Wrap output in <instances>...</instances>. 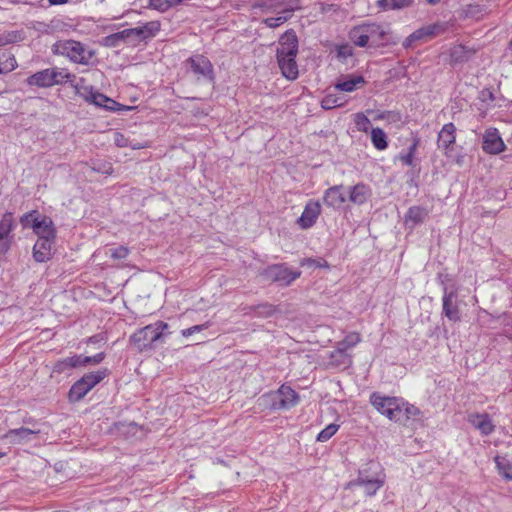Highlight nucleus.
<instances>
[{
	"mask_svg": "<svg viewBox=\"0 0 512 512\" xmlns=\"http://www.w3.org/2000/svg\"><path fill=\"white\" fill-rule=\"evenodd\" d=\"M297 52L298 39L295 32H285L279 41L277 60L282 75L288 80H295L299 74L296 63Z\"/></svg>",
	"mask_w": 512,
	"mask_h": 512,
	"instance_id": "obj_1",
	"label": "nucleus"
},
{
	"mask_svg": "<svg viewBox=\"0 0 512 512\" xmlns=\"http://www.w3.org/2000/svg\"><path fill=\"white\" fill-rule=\"evenodd\" d=\"M389 31L378 23H363L349 31L350 40L358 47H383L388 44Z\"/></svg>",
	"mask_w": 512,
	"mask_h": 512,
	"instance_id": "obj_2",
	"label": "nucleus"
},
{
	"mask_svg": "<svg viewBox=\"0 0 512 512\" xmlns=\"http://www.w3.org/2000/svg\"><path fill=\"white\" fill-rule=\"evenodd\" d=\"M167 328L168 324L166 322L156 321L135 331L130 336L129 342L138 352L149 350L162 337Z\"/></svg>",
	"mask_w": 512,
	"mask_h": 512,
	"instance_id": "obj_3",
	"label": "nucleus"
},
{
	"mask_svg": "<svg viewBox=\"0 0 512 512\" xmlns=\"http://www.w3.org/2000/svg\"><path fill=\"white\" fill-rule=\"evenodd\" d=\"M109 374L107 368L89 372L77 380L70 388L68 399L70 402L82 400L96 385L103 381Z\"/></svg>",
	"mask_w": 512,
	"mask_h": 512,
	"instance_id": "obj_4",
	"label": "nucleus"
},
{
	"mask_svg": "<svg viewBox=\"0 0 512 512\" xmlns=\"http://www.w3.org/2000/svg\"><path fill=\"white\" fill-rule=\"evenodd\" d=\"M52 50L54 54L67 57L70 61L78 64H88L93 53L81 42L75 40H59Z\"/></svg>",
	"mask_w": 512,
	"mask_h": 512,
	"instance_id": "obj_5",
	"label": "nucleus"
},
{
	"mask_svg": "<svg viewBox=\"0 0 512 512\" xmlns=\"http://www.w3.org/2000/svg\"><path fill=\"white\" fill-rule=\"evenodd\" d=\"M20 222L24 228H32L38 238H56V229L52 219L50 217L40 215L36 210L30 211L21 216Z\"/></svg>",
	"mask_w": 512,
	"mask_h": 512,
	"instance_id": "obj_6",
	"label": "nucleus"
},
{
	"mask_svg": "<svg viewBox=\"0 0 512 512\" xmlns=\"http://www.w3.org/2000/svg\"><path fill=\"white\" fill-rule=\"evenodd\" d=\"M385 483V473L382 468L374 472L372 475L367 474V470H361L356 480L351 481L348 485L360 486L364 488V492L367 496H374L377 491Z\"/></svg>",
	"mask_w": 512,
	"mask_h": 512,
	"instance_id": "obj_7",
	"label": "nucleus"
},
{
	"mask_svg": "<svg viewBox=\"0 0 512 512\" xmlns=\"http://www.w3.org/2000/svg\"><path fill=\"white\" fill-rule=\"evenodd\" d=\"M161 23L158 20L149 21L134 28L124 29L114 36L118 39L147 40L156 36L160 31Z\"/></svg>",
	"mask_w": 512,
	"mask_h": 512,
	"instance_id": "obj_8",
	"label": "nucleus"
},
{
	"mask_svg": "<svg viewBox=\"0 0 512 512\" xmlns=\"http://www.w3.org/2000/svg\"><path fill=\"white\" fill-rule=\"evenodd\" d=\"M262 276L271 282H278L288 286L301 276V272L292 270L285 264H275L264 269Z\"/></svg>",
	"mask_w": 512,
	"mask_h": 512,
	"instance_id": "obj_9",
	"label": "nucleus"
},
{
	"mask_svg": "<svg viewBox=\"0 0 512 512\" xmlns=\"http://www.w3.org/2000/svg\"><path fill=\"white\" fill-rule=\"evenodd\" d=\"M362 341V336L359 332H349L345 337L337 343L335 350L330 353V358L341 357V360L337 361L338 364H352V358L347 351L356 347Z\"/></svg>",
	"mask_w": 512,
	"mask_h": 512,
	"instance_id": "obj_10",
	"label": "nucleus"
},
{
	"mask_svg": "<svg viewBox=\"0 0 512 512\" xmlns=\"http://www.w3.org/2000/svg\"><path fill=\"white\" fill-rule=\"evenodd\" d=\"M186 66L197 80L213 81L214 71L210 60L203 55H195L185 61Z\"/></svg>",
	"mask_w": 512,
	"mask_h": 512,
	"instance_id": "obj_11",
	"label": "nucleus"
},
{
	"mask_svg": "<svg viewBox=\"0 0 512 512\" xmlns=\"http://www.w3.org/2000/svg\"><path fill=\"white\" fill-rule=\"evenodd\" d=\"M445 31V26L441 23H434L424 27H421L410 34L403 42L405 48L412 47L416 41L426 42L433 39L437 35Z\"/></svg>",
	"mask_w": 512,
	"mask_h": 512,
	"instance_id": "obj_12",
	"label": "nucleus"
},
{
	"mask_svg": "<svg viewBox=\"0 0 512 512\" xmlns=\"http://www.w3.org/2000/svg\"><path fill=\"white\" fill-rule=\"evenodd\" d=\"M482 149L485 153L497 155L506 149V145L501 138L497 128L490 127L483 134Z\"/></svg>",
	"mask_w": 512,
	"mask_h": 512,
	"instance_id": "obj_13",
	"label": "nucleus"
},
{
	"mask_svg": "<svg viewBox=\"0 0 512 512\" xmlns=\"http://www.w3.org/2000/svg\"><path fill=\"white\" fill-rule=\"evenodd\" d=\"M321 204L317 200H309L301 216L297 220V224L301 229H309L315 225L320 214H321Z\"/></svg>",
	"mask_w": 512,
	"mask_h": 512,
	"instance_id": "obj_14",
	"label": "nucleus"
},
{
	"mask_svg": "<svg viewBox=\"0 0 512 512\" xmlns=\"http://www.w3.org/2000/svg\"><path fill=\"white\" fill-rule=\"evenodd\" d=\"M456 126L450 122L443 125L438 133V148L442 149L446 156H449L454 150L456 143Z\"/></svg>",
	"mask_w": 512,
	"mask_h": 512,
	"instance_id": "obj_15",
	"label": "nucleus"
},
{
	"mask_svg": "<svg viewBox=\"0 0 512 512\" xmlns=\"http://www.w3.org/2000/svg\"><path fill=\"white\" fill-rule=\"evenodd\" d=\"M397 400L398 397L383 396L379 393H373L370 396V403L379 413L386 416L388 419L390 415H393V410L398 407L396 405Z\"/></svg>",
	"mask_w": 512,
	"mask_h": 512,
	"instance_id": "obj_16",
	"label": "nucleus"
},
{
	"mask_svg": "<svg viewBox=\"0 0 512 512\" xmlns=\"http://www.w3.org/2000/svg\"><path fill=\"white\" fill-rule=\"evenodd\" d=\"M467 421L483 436H488L495 430V425L487 413H471L468 415Z\"/></svg>",
	"mask_w": 512,
	"mask_h": 512,
	"instance_id": "obj_17",
	"label": "nucleus"
},
{
	"mask_svg": "<svg viewBox=\"0 0 512 512\" xmlns=\"http://www.w3.org/2000/svg\"><path fill=\"white\" fill-rule=\"evenodd\" d=\"M38 433H40V430L20 427L17 429H10L1 437V439L7 440L8 443L12 445H21L31 441Z\"/></svg>",
	"mask_w": 512,
	"mask_h": 512,
	"instance_id": "obj_18",
	"label": "nucleus"
},
{
	"mask_svg": "<svg viewBox=\"0 0 512 512\" xmlns=\"http://www.w3.org/2000/svg\"><path fill=\"white\" fill-rule=\"evenodd\" d=\"M55 239L40 237L33 246V257L35 261L43 263L49 261L53 256V244Z\"/></svg>",
	"mask_w": 512,
	"mask_h": 512,
	"instance_id": "obj_19",
	"label": "nucleus"
},
{
	"mask_svg": "<svg viewBox=\"0 0 512 512\" xmlns=\"http://www.w3.org/2000/svg\"><path fill=\"white\" fill-rule=\"evenodd\" d=\"M396 405L398 407L395 410H393V415H390L389 417V420L391 421L405 423L411 417L417 416L420 413L417 407L409 404L402 398H398Z\"/></svg>",
	"mask_w": 512,
	"mask_h": 512,
	"instance_id": "obj_20",
	"label": "nucleus"
},
{
	"mask_svg": "<svg viewBox=\"0 0 512 512\" xmlns=\"http://www.w3.org/2000/svg\"><path fill=\"white\" fill-rule=\"evenodd\" d=\"M277 394L279 396L277 408L279 409H290L299 402V395L288 385H281L277 390Z\"/></svg>",
	"mask_w": 512,
	"mask_h": 512,
	"instance_id": "obj_21",
	"label": "nucleus"
},
{
	"mask_svg": "<svg viewBox=\"0 0 512 512\" xmlns=\"http://www.w3.org/2000/svg\"><path fill=\"white\" fill-rule=\"evenodd\" d=\"M346 201V194L342 185H335L328 188L323 195V202L326 206L338 208Z\"/></svg>",
	"mask_w": 512,
	"mask_h": 512,
	"instance_id": "obj_22",
	"label": "nucleus"
},
{
	"mask_svg": "<svg viewBox=\"0 0 512 512\" xmlns=\"http://www.w3.org/2000/svg\"><path fill=\"white\" fill-rule=\"evenodd\" d=\"M366 83L365 79L361 75H349L341 77L335 84V89L343 92H353Z\"/></svg>",
	"mask_w": 512,
	"mask_h": 512,
	"instance_id": "obj_23",
	"label": "nucleus"
},
{
	"mask_svg": "<svg viewBox=\"0 0 512 512\" xmlns=\"http://www.w3.org/2000/svg\"><path fill=\"white\" fill-rule=\"evenodd\" d=\"M370 187L364 183H357L350 189L349 200L357 205L364 204L371 196Z\"/></svg>",
	"mask_w": 512,
	"mask_h": 512,
	"instance_id": "obj_24",
	"label": "nucleus"
},
{
	"mask_svg": "<svg viewBox=\"0 0 512 512\" xmlns=\"http://www.w3.org/2000/svg\"><path fill=\"white\" fill-rule=\"evenodd\" d=\"M26 82L29 86H36L41 88L52 87L53 82H51L50 78V68L43 69L32 74L27 78Z\"/></svg>",
	"mask_w": 512,
	"mask_h": 512,
	"instance_id": "obj_25",
	"label": "nucleus"
},
{
	"mask_svg": "<svg viewBox=\"0 0 512 512\" xmlns=\"http://www.w3.org/2000/svg\"><path fill=\"white\" fill-rule=\"evenodd\" d=\"M427 216L428 210H426L425 208L420 206H411L404 216V223L406 225L411 224L412 226H415L417 224L424 222Z\"/></svg>",
	"mask_w": 512,
	"mask_h": 512,
	"instance_id": "obj_26",
	"label": "nucleus"
},
{
	"mask_svg": "<svg viewBox=\"0 0 512 512\" xmlns=\"http://www.w3.org/2000/svg\"><path fill=\"white\" fill-rule=\"evenodd\" d=\"M454 293L445 294L443 296V313L451 321L460 320L459 308L453 303Z\"/></svg>",
	"mask_w": 512,
	"mask_h": 512,
	"instance_id": "obj_27",
	"label": "nucleus"
},
{
	"mask_svg": "<svg viewBox=\"0 0 512 512\" xmlns=\"http://www.w3.org/2000/svg\"><path fill=\"white\" fill-rule=\"evenodd\" d=\"M496 469L506 481L512 480V460L506 456H496L494 458Z\"/></svg>",
	"mask_w": 512,
	"mask_h": 512,
	"instance_id": "obj_28",
	"label": "nucleus"
},
{
	"mask_svg": "<svg viewBox=\"0 0 512 512\" xmlns=\"http://www.w3.org/2000/svg\"><path fill=\"white\" fill-rule=\"evenodd\" d=\"M370 138L373 147L378 151L388 148V138L383 129L376 127L370 130Z\"/></svg>",
	"mask_w": 512,
	"mask_h": 512,
	"instance_id": "obj_29",
	"label": "nucleus"
},
{
	"mask_svg": "<svg viewBox=\"0 0 512 512\" xmlns=\"http://www.w3.org/2000/svg\"><path fill=\"white\" fill-rule=\"evenodd\" d=\"M17 60L9 51H0V74L9 73L17 68Z\"/></svg>",
	"mask_w": 512,
	"mask_h": 512,
	"instance_id": "obj_30",
	"label": "nucleus"
},
{
	"mask_svg": "<svg viewBox=\"0 0 512 512\" xmlns=\"http://www.w3.org/2000/svg\"><path fill=\"white\" fill-rule=\"evenodd\" d=\"M50 78L51 82H53L54 85H60L63 83H66L68 81H71L72 78H75L74 75L69 73L67 69L63 68H50Z\"/></svg>",
	"mask_w": 512,
	"mask_h": 512,
	"instance_id": "obj_31",
	"label": "nucleus"
},
{
	"mask_svg": "<svg viewBox=\"0 0 512 512\" xmlns=\"http://www.w3.org/2000/svg\"><path fill=\"white\" fill-rule=\"evenodd\" d=\"M87 102L99 107H104L107 110L113 109L116 105L115 100L97 91H94V93L91 95V98Z\"/></svg>",
	"mask_w": 512,
	"mask_h": 512,
	"instance_id": "obj_32",
	"label": "nucleus"
},
{
	"mask_svg": "<svg viewBox=\"0 0 512 512\" xmlns=\"http://www.w3.org/2000/svg\"><path fill=\"white\" fill-rule=\"evenodd\" d=\"M15 227V220L13 214L10 212L5 213L0 219V236L12 237L10 233Z\"/></svg>",
	"mask_w": 512,
	"mask_h": 512,
	"instance_id": "obj_33",
	"label": "nucleus"
},
{
	"mask_svg": "<svg viewBox=\"0 0 512 512\" xmlns=\"http://www.w3.org/2000/svg\"><path fill=\"white\" fill-rule=\"evenodd\" d=\"M75 93L82 97L85 101H88L91 98V95L94 93V89L91 85H89L84 78H80L74 85Z\"/></svg>",
	"mask_w": 512,
	"mask_h": 512,
	"instance_id": "obj_34",
	"label": "nucleus"
},
{
	"mask_svg": "<svg viewBox=\"0 0 512 512\" xmlns=\"http://www.w3.org/2000/svg\"><path fill=\"white\" fill-rule=\"evenodd\" d=\"M353 122L357 131L368 133L371 127V122L367 115L363 112H358L353 115Z\"/></svg>",
	"mask_w": 512,
	"mask_h": 512,
	"instance_id": "obj_35",
	"label": "nucleus"
},
{
	"mask_svg": "<svg viewBox=\"0 0 512 512\" xmlns=\"http://www.w3.org/2000/svg\"><path fill=\"white\" fill-rule=\"evenodd\" d=\"M340 426L338 424L331 423L327 425L324 429H322L317 435L318 442H327L331 439L339 430Z\"/></svg>",
	"mask_w": 512,
	"mask_h": 512,
	"instance_id": "obj_36",
	"label": "nucleus"
},
{
	"mask_svg": "<svg viewBox=\"0 0 512 512\" xmlns=\"http://www.w3.org/2000/svg\"><path fill=\"white\" fill-rule=\"evenodd\" d=\"M373 119L378 120H385L389 123L398 122L401 119V116L399 113L394 111H379L374 116Z\"/></svg>",
	"mask_w": 512,
	"mask_h": 512,
	"instance_id": "obj_37",
	"label": "nucleus"
},
{
	"mask_svg": "<svg viewBox=\"0 0 512 512\" xmlns=\"http://www.w3.org/2000/svg\"><path fill=\"white\" fill-rule=\"evenodd\" d=\"M419 141L415 140L413 144L408 148V152L406 154L400 155V161L406 166H413L414 164V156L418 147Z\"/></svg>",
	"mask_w": 512,
	"mask_h": 512,
	"instance_id": "obj_38",
	"label": "nucleus"
},
{
	"mask_svg": "<svg viewBox=\"0 0 512 512\" xmlns=\"http://www.w3.org/2000/svg\"><path fill=\"white\" fill-rule=\"evenodd\" d=\"M289 19V11H285L284 14L277 17H269L263 20V23L269 28H276Z\"/></svg>",
	"mask_w": 512,
	"mask_h": 512,
	"instance_id": "obj_39",
	"label": "nucleus"
},
{
	"mask_svg": "<svg viewBox=\"0 0 512 512\" xmlns=\"http://www.w3.org/2000/svg\"><path fill=\"white\" fill-rule=\"evenodd\" d=\"M321 105L324 109H332L338 106H341L342 103L339 102V99L336 96L333 95H327L323 98Z\"/></svg>",
	"mask_w": 512,
	"mask_h": 512,
	"instance_id": "obj_40",
	"label": "nucleus"
},
{
	"mask_svg": "<svg viewBox=\"0 0 512 512\" xmlns=\"http://www.w3.org/2000/svg\"><path fill=\"white\" fill-rule=\"evenodd\" d=\"M149 6L161 12H165L172 7L168 0H149Z\"/></svg>",
	"mask_w": 512,
	"mask_h": 512,
	"instance_id": "obj_41",
	"label": "nucleus"
},
{
	"mask_svg": "<svg viewBox=\"0 0 512 512\" xmlns=\"http://www.w3.org/2000/svg\"><path fill=\"white\" fill-rule=\"evenodd\" d=\"M71 367L69 365V361L66 358H63V359H60L58 360L54 366H53V372L54 373H58V374H62V373H65L66 371L70 370Z\"/></svg>",
	"mask_w": 512,
	"mask_h": 512,
	"instance_id": "obj_42",
	"label": "nucleus"
},
{
	"mask_svg": "<svg viewBox=\"0 0 512 512\" xmlns=\"http://www.w3.org/2000/svg\"><path fill=\"white\" fill-rule=\"evenodd\" d=\"M129 254V249L125 246H119L117 248L111 249L110 256L113 259H125Z\"/></svg>",
	"mask_w": 512,
	"mask_h": 512,
	"instance_id": "obj_43",
	"label": "nucleus"
},
{
	"mask_svg": "<svg viewBox=\"0 0 512 512\" xmlns=\"http://www.w3.org/2000/svg\"><path fill=\"white\" fill-rule=\"evenodd\" d=\"M208 327H209V323H204V324H201V325H195V326L183 329L181 331V334H182L183 337L187 338V337L193 335L194 333L201 332L202 330L207 329Z\"/></svg>",
	"mask_w": 512,
	"mask_h": 512,
	"instance_id": "obj_44",
	"label": "nucleus"
},
{
	"mask_svg": "<svg viewBox=\"0 0 512 512\" xmlns=\"http://www.w3.org/2000/svg\"><path fill=\"white\" fill-rule=\"evenodd\" d=\"M258 313L263 316H272L276 313L277 307L272 304H262L257 307Z\"/></svg>",
	"mask_w": 512,
	"mask_h": 512,
	"instance_id": "obj_45",
	"label": "nucleus"
},
{
	"mask_svg": "<svg viewBox=\"0 0 512 512\" xmlns=\"http://www.w3.org/2000/svg\"><path fill=\"white\" fill-rule=\"evenodd\" d=\"M105 359V353L100 352L94 356H83L84 366L89 364H99Z\"/></svg>",
	"mask_w": 512,
	"mask_h": 512,
	"instance_id": "obj_46",
	"label": "nucleus"
},
{
	"mask_svg": "<svg viewBox=\"0 0 512 512\" xmlns=\"http://www.w3.org/2000/svg\"><path fill=\"white\" fill-rule=\"evenodd\" d=\"M67 359L69 361V365H70L71 369L78 368V367H85L82 355H73V356L67 357Z\"/></svg>",
	"mask_w": 512,
	"mask_h": 512,
	"instance_id": "obj_47",
	"label": "nucleus"
},
{
	"mask_svg": "<svg viewBox=\"0 0 512 512\" xmlns=\"http://www.w3.org/2000/svg\"><path fill=\"white\" fill-rule=\"evenodd\" d=\"M93 170L98 173H102V174H106V175H112L114 172L113 166L110 162L103 163L102 165H99L98 167H93Z\"/></svg>",
	"mask_w": 512,
	"mask_h": 512,
	"instance_id": "obj_48",
	"label": "nucleus"
},
{
	"mask_svg": "<svg viewBox=\"0 0 512 512\" xmlns=\"http://www.w3.org/2000/svg\"><path fill=\"white\" fill-rule=\"evenodd\" d=\"M12 237L0 236V256L4 255L11 247Z\"/></svg>",
	"mask_w": 512,
	"mask_h": 512,
	"instance_id": "obj_49",
	"label": "nucleus"
},
{
	"mask_svg": "<svg viewBox=\"0 0 512 512\" xmlns=\"http://www.w3.org/2000/svg\"><path fill=\"white\" fill-rule=\"evenodd\" d=\"M306 264H309V265H315L316 267H319V268H328L329 267V264L327 261L325 260H322V261H316L314 259H304L302 262H301V265L304 266Z\"/></svg>",
	"mask_w": 512,
	"mask_h": 512,
	"instance_id": "obj_50",
	"label": "nucleus"
},
{
	"mask_svg": "<svg viewBox=\"0 0 512 512\" xmlns=\"http://www.w3.org/2000/svg\"><path fill=\"white\" fill-rule=\"evenodd\" d=\"M106 342V336L104 334H97L94 336H91L87 340V344H102Z\"/></svg>",
	"mask_w": 512,
	"mask_h": 512,
	"instance_id": "obj_51",
	"label": "nucleus"
},
{
	"mask_svg": "<svg viewBox=\"0 0 512 512\" xmlns=\"http://www.w3.org/2000/svg\"><path fill=\"white\" fill-rule=\"evenodd\" d=\"M411 4V0H391V9H401Z\"/></svg>",
	"mask_w": 512,
	"mask_h": 512,
	"instance_id": "obj_52",
	"label": "nucleus"
},
{
	"mask_svg": "<svg viewBox=\"0 0 512 512\" xmlns=\"http://www.w3.org/2000/svg\"><path fill=\"white\" fill-rule=\"evenodd\" d=\"M114 143L118 147H125V146H127V139L125 138V136L122 133L116 132L114 134Z\"/></svg>",
	"mask_w": 512,
	"mask_h": 512,
	"instance_id": "obj_53",
	"label": "nucleus"
},
{
	"mask_svg": "<svg viewBox=\"0 0 512 512\" xmlns=\"http://www.w3.org/2000/svg\"><path fill=\"white\" fill-rule=\"evenodd\" d=\"M338 55L341 57H348L352 55V48L348 44L341 45L338 48Z\"/></svg>",
	"mask_w": 512,
	"mask_h": 512,
	"instance_id": "obj_54",
	"label": "nucleus"
},
{
	"mask_svg": "<svg viewBox=\"0 0 512 512\" xmlns=\"http://www.w3.org/2000/svg\"><path fill=\"white\" fill-rule=\"evenodd\" d=\"M377 6L382 10L391 9V1L389 0H377Z\"/></svg>",
	"mask_w": 512,
	"mask_h": 512,
	"instance_id": "obj_55",
	"label": "nucleus"
},
{
	"mask_svg": "<svg viewBox=\"0 0 512 512\" xmlns=\"http://www.w3.org/2000/svg\"><path fill=\"white\" fill-rule=\"evenodd\" d=\"M132 109H134V107L126 106L116 102L115 107L113 109H110V111H130Z\"/></svg>",
	"mask_w": 512,
	"mask_h": 512,
	"instance_id": "obj_56",
	"label": "nucleus"
},
{
	"mask_svg": "<svg viewBox=\"0 0 512 512\" xmlns=\"http://www.w3.org/2000/svg\"><path fill=\"white\" fill-rule=\"evenodd\" d=\"M69 0H48L50 5H62L67 3Z\"/></svg>",
	"mask_w": 512,
	"mask_h": 512,
	"instance_id": "obj_57",
	"label": "nucleus"
},
{
	"mask_svg": "<svg viewBox=\"0 0 512 512\" xmlns=\"http://www.w3.org/2000/svg\"><path fill=\"white\" fill-rule=\"evenodd\" d=\"M331 363L336 366H340L341 364H338L337 361L341 360V357H335L334 359H331ZM344 366H347L346 364H343Z\"/></svg>",
	"mask_w": 512,
	"mask_h": 512,
	"instance_id": "obj_58",
	"label": "nucleus"
},
{
	"mask_svg": "<svg viewBox=\"0 0 512 512\" xmlns=\"http://www.w3.org/2000/svg\"><path fill=\"white\" fill-rule=\"evenodd\" d=\"M168 1L171 6H174V5H177L178 3H180L182 0H168Z\"/></svg>",
	"mask_w": 512,
	"mask_h": 512,
	"instance_id": "obj_59",
	"label": "nucleus"
},
{
	"mask_svg": "<svg viewBox=\"0 0 512 512\" xmlns=\"http://www.w3.org/2000/svg\"><path fill=\"white\" fill-rule=\"evenodd\" d=\"M426 1L430 4H436V3L440 2L441 0H426Z\"/></svg>",
	"mask_w": 512,
	"mask_h": 512,
	"instance_id": "obj_60",
	"label": "nucleus"
},
{
	"mask_svg": "<svg viewBox=\"0 0 512 512\" xmlns=\"http://www.w3.org/2000/svg\"><path fill=\"white\" fill-rule=\"evenodd\" d=\"M5 455H6V453L0 452V458L4 457Z\"/></svg>",
	"mask_w": 512,
	"mask_h": 512,
	"instance_id": "obj_61",
	"label": "nucleus"
},
{
	"mask_svg": "<svg viewBox=\"0 0 512 512\" xmlns=\"http://www.w3.org/2000/svg\"><path fill=\"white\" fill-rule=\"evenodd\" d=\"M366 112H367L368 114L373 113V111H372V110H367Z\"/></svg>",
	"mask_w": 512,
	"mask_h": 512,
	"instance_id": "obj_62",
	"label": "nucleus"
},
{
	"mask_svg": "<svg viewBox=\"0 0 512 512\" xmlns=\"http://www.w3.org/2000/svg\"><path fill=\"white\" fill-rule=\"evenodd\" d=\"M2 44H3V42H2V40L0 39V45H2Z\"/></svg>",
	"mask_w": 512,
	"mask_h": 512,
	"instance_id": "obj_63",
	"label": "nucleus"
}]
</instances>
